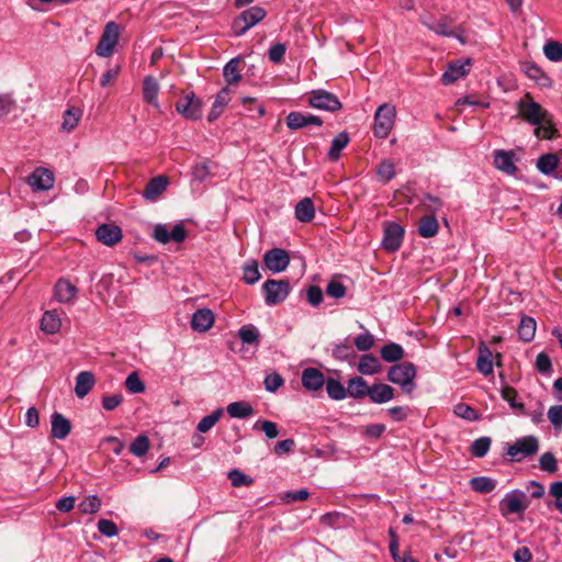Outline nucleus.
<instances>
[{
  "mask_svg": "<svg viewBox=\"0 0 562 562\" xmlns=\"http://www.w3.org/2000/svg\"><path fill=\"white\" fill-rule=\"evenodd\" d=\"M539 439L533 435H528L516 439L513 443L506 445L505 456L510 462H522L525 459L533 457L539 451Z\"/></svg>",
  "mask_w": 562,
  "mask_h": 562,
  "instance_id": "f257e3e1",
  "label": "nucleus"
},
{
  "mask_svg": "<svg viewBox=\"0 0 562 562\" xmlns=\"http://www.w3.org/2000/svg\"><path fill=\"white\" fill-rule=\"evenodd\" d=\"M416 378V367L413 362H402L393 364L387 372V380L394 384L401 385L403 391L411 394L415 389L414 379Z\"/></svg>",
  "mask_w": 562,
  "mask_h": 562,
  "instance_id": "f03ea898",
  "label": "nucleus"
},
{
  "mask_svg": "<svg viewBox=\"0 0 562 562\" xmlns=\"http://www.w3.org/2000/svg\"><path fill=\"white\" fill-rule=\"evenodd\" d=\"M518 114L524 121L530 125H540L549 115L548 111L538 102H536L530 93H526L517 102Z\"/></svg>",
  "mask_w": 562,
  "mask_h": 562,
  "instance_id": "7ed1b4c3",
  "label": "nucleus"
},
{
  "mask_svg": "<svg viewBox=\"0 0 562 562\" xmlns=\"http://www.w3.org/2000/svg\"><path fill=\"white\" fill-rule=\"evenodd\" d=\"M396 117V109L391 103L381 104L374 114L373 134L375 137L384 139L393 130Z\"/></svg>",
  "mask_w": 562,
  "mask_h": 562,
  "instance_id": "20e7f679",
  "label": "nucleus"
},
{
  "mask_svg": "<svg viewBox=\"0 0 562 562\" xmlns=\"http://www.w3.org/2000/svg\"><path fill=\"white\" fill-rule=\"evenodd\" d=\"M266 15L267 11L259 5L244 10L232 23L235 35H244L249 29L262 21Z\"/></svg>",
  "mask_w": 562,
  "mask_h": 562,
  "instance_id": "39448f33",
  "label": "nucleus"
},
{
  "mask_svg": "<svg viewBox=\"0 0 562 562\" xmlns=\"http://www.w3.org/2000/svg\"><path fill=\"white\" fill-rule=\"evenodd\" d=\"M265 295V303L273 306L282 303L291 292V285L288 280L268 279L261 286Z\"/></svg>",
  "mask_w": 562,
  "mask_h": 562,
  "instance_id": "423d86ee",
  "label": "nucleus"
},
{
  "mask_svg": "<svg viewBox=\"0 0 562 562\" xmlns=\"http://www.w3.org/2000/svg\"><path fill=\"white\" fill-rule=\"evenodd\" d=\"M120 30L117 23L111 21L108 22L103 29L102 35L99 40V43L95 47L97 55L101 57H110L114 47L119 42Z\"/></svg>",
  "mask_w": 562,
  "mask_h": 562,
  "instance_id": "0eeeda50",
  "label": "nucleus"
},
{
  "mask_svg": "<svg viewBox=\"0 0 562 562\" xmlns=\"http://www.w3.org/2000/svg\"><path fill=\"white\" fill-rule=\"evenodd\" d=\"M176 111L188 120H200L203 115L202 101L193 92L180 97L175 103Z\"/></svg>",
  "mask_w": 562,
  "mask_h": 562,
  "instance_id": "6e6552de",
  "label": "nucleus"
},
{
  "mask_svg": "<svg viewBox=\"0 0 562 562\" xmlns=\"http://www.w3.org/2000/svg\"><path fill=\"white\" fill-rule=\"evenodd\" d=\"M308 104L314 109L328 112H337L342 108L336 94L323 89L311 91Z\"/></svg>",
  "mask_w": 562,
  "mask_h": 562,
  "instance_id": "1a4fd4ad",
  "label": "nucleus"
},
{
  "mask_svg": "<svg viewBox=\"0 0 562 562\" xmlns=\"http://www.w3.org/2000/svg\"><path fill=\"white\" fill-rule=\"evenodd\" d=\"M525 499L526 494L521 490L508 492L499 502L501 514L504 517L512 514H522L528 507V503H526Z\"/></svg>",
  "mask_w": 562,
  "mask_h": 562,
  "instance_id": "9d476101",
  "label": "nucleus"
},
{
  "mask_svg": "<svg viewBox=\"0 0 562 562\" xmlns=\"http://www.w3.org/2000/svg\"><path fill=\"white\" fill-rule=\"evenodd\" d=\"M404 227L395 222H389L384 225L382 247L389 252L400 249L404 238Z\"/></svg>",
  "mask_w": 562,
  "mask_h": 562,
  "instance_id": "9b49d317",
  "label": "nucleus"
},
{
  "mask_svg": "<svg viewBox=\"0 0 562 562\" xmlns=\"http://www.w3.org/2000/svg\"><path fill=\"white\" fill-rule=\"evenodd\" d=\"M187 229L183 224H176L171 231H168L164 224H158L154 228L153 237L160 244L169 241L182 243L187 238Z\"/></svg>",
  "mask_w": 562,
  "mask_h": 562,
  "instance_id": "f8f14e48",
  "label": "nucleus"
},
{
  "mask_svg": "<svg viewBox=\"0 0 562 562\" xmlns=\"http://www.w3.org/2000/svg\"><path fill=\"white\" fill-rule=\"evenodd\" d=\"M263 263L273 273L284 271L290 265V256L282 248H272L263 255Z\"/></svg>",
  "mask_w": 562,
  "mask_h": 562,
  "instance_id": "ddd939ff",
  "label": "nucleus"
},
{
  "mask_svg": "<svg viewBox=\"0 0 562 562\" xmlns=\"http://www.w3.org/2000/svg\"><path fill=\"white\" fill-rule=\"evenodd\" d=\"M471 66L470 59H458L448 65V68L441 76L443 85H451L469 74Z\"/></svg>",
  "mask_w": 562,
  "mask_h": 562,
  "instance_id": "4468645a",
  "label": "nucleus"
},
{
  "mask_svg": "<svg viewBox=\"0 0 562 562\" xmlns=\"http://www.w3.org/2000/svg\"><path fill=\"white\" fill-rule=\"evenodd\" d=\"M95 236L98 241L105 246H114L122 237V229L120 226L113 223H104L97 227Z\"/></svg>",
  "mask_w": 562,
  "mask_h": 562,
  "instance_id": "2eb2a0df",
  "label": "nucleus"
},
{
  "mask_svg": "<svg viewBox=\"0 0 562 562\" xmlns=\"http://www.w3.org/2000/svg\"><path fill=\"white\" fill-rule=\"evenodd\" d=\"M285 123L290 130H300L308 125L322 126L323 120L314 114L293 111L286 115Z\"/></svg>",
  "mask_w": 562,
  "mask_h": 562,
  "instance_id": "dca6fc26",
  "label": "nucleus"
},
{
  "mask_svg": "<svg viewBox=\"0 0 562 562\" xmlns=\"http://www.w3.org/2000/svg\"><path fill=\"white\" fill-rule=\"evenodd\" d=\"M50 437L58 440L66 439L72 428L70 420L58 412L50 415Z\"/></svg>",
  "mask_w": 562,
  "mask_h": 562,
  "instance_id": "f3484780",
  "label": "nucleus"
},
{
  "mask_svg": "<svg viewBox=\"0 0 562 562\" xmlns=\"http://www.w3.org/2000/svg\"><path fill=\"white\" fill-rule=\"evenodd\" d=\"M168 184L169 178L167 176L159 175L151 178L143 191V198L150 202L156 201L166 191Z\"/></svg>",
  "mask_w": 562,
  "mask_h": 562,
  "instance_id": "a211bd4d",
  "label": "nucleus"
},
{
  "mask_svg": "<svg viewBox=\"0 0 562 562\" xmlns=\"http://www.w3.org/2000/svg\"><path fill=\"white\" fill-rule=\"evenodd\" d=\"M27 182L35 191H46L53 188L54 176L48 169L37 168L31 173Z\"/></svg>",
  "mask_w": 562,
  "mask_h": 562,
  "instance_id": "6ab92c4d",
  "label": "nucleus"
},
{
  "mask_svg": "<svg viewBox=\"0 0 562 562\" xmlns=\"http://www.w3.org/2000/svg\"><path fill=\"white\" fill-rule=\"evenodd\" d=\"M302 384L308 391H318L325 384V376L316 368H306L302 372Z\"/></svg>",
  "mask_w": 562,
  "mask_h": 562,
  "instance_id": "aec40b11",
  "label": "nucleus"
},
{
  "mask_svg": "<svg viewBox=\"0 0 562 562\" xmlns=\"http://www.w3.org/2000/svg\"><path fill=\"white\" fill-rule=\"evenodd\" d=\"M477 349L476 369L484 376H488L493 373V353L484 341L479 344Z\"/></svg>",
  "mask_w": 562,
  "mask_h": 562,
  "instance_id": "412c9836",
  "label": "nucleus"
},
{
  "mask_svg": "<svg viewBox=\"0 0 562 562\" xmlns=\"http://www.w3.org/2000/svg\"><path fill=\"white\" fill-rule=\"evenodd\" d=\"M369 398L375 404H383L394 398L395 390L384 383H374L369 387Z\"/></svg>",
  "mask_w": 562,
  "mask_h": 562,
  "instance_id": "4be33fe9",
  "label": "nucleus"
},
{
  "mask_svg": "<svg viewBox=\"0 0 562 562\" xmlns=\"http://www.w3.org/2000/svg\"><path fill=\"white\" fill-rule=\"evenodd\" d=\"M494 165L498 170L507 175H515L518 170L514 162L513 151H506L503 149L496 150L494 154Z\"/></svg>",
  "mask_w": 562,
  "mask_h": 562,
  "instance_id": "5701e85b",
  "label": "nucleus"
},
{
  "mask_svg": "<svg viewBox=\"0 0 562 562\" xmlns=\"http://www.w3.org/2000/svg\"><path fill=\"white\" fill-rule=\"evenodd\" d=\"M95 384V379L92 372L81 371L76 376L75 393L79 398H83L89 394Z\"/></svg>",
  "mask_w": 562,
  "mask_h": 562,
  "instance_id": "b1692460",
  "label": "nucleus"
},
{
  "mask_svg": "<svg viewBox=\"0 0 562 562\" xmlns=\"http://www.w3.org/2000/svg\"><path fill=\"white\" fill-rule=\"evenodd\" d=\"M295 217L299 222L310 223L315 217V206L311 198H303L295 206Z\"/></svg>",
  "mask_w": 562,
  "mask_h": 562,
  "instance_id": "393cba45",
  "label": "nucleus"
},
{
  "mask_svg": "<svg viewBox=\"0 0 562 562\" xmlns=\"http://www.w3.org/2000/svg\"><path fill=\"white\" fill-rule=\"evenodd\" d=\"M369 387L370 386L362 376L351 378L348 381L347 395L357 400H361L368 396L370 390Z\"/></svg>",
  "mask_w": 562,
  "mask_h": 562,
  "instance_id": "a878e982",
  "label": "nucleus"
},
{
  "mask_svg": "<svg viewBox=\"0 0 562 562\" xmlns=\"http://www.w3.org/2000/svg\"><path fill=\"white\" fill-rule=\"evenodd\" d=\"M524 72L528 78L533 80L540 87L547 88L551 86V79L548 77L543 70L536 64L526 63L524 65Z\"/></svg>",
  "mask_w": 562,
  "mask_h": 562,
  "instance_id": "bb28decb",
  "label": "nucleus"
},
{
  "mask_svg": "<svg viewBox=\"0 0 562 562\" xmlns=\"http://www.w3.org/2000/svg\"><path fill=\"white\" fill-rule=\"evenodd\" d=\"M349 142L350 137L346 131L340 132L337 136H335L327 153L328 159L330 161H337L341 156L342 149L348 145Z\"/></svg>",
  "mask_w": 562,
  "mask_h": 562,
  "instance_id": "cd10ccee",
  "label": "nucleus"
},
{
  "mask_svg": "<svg viewBox=\"0 0 562 562\" xmlns=\"http://www.w3.org/2000/svg\"><path fill=\"white\" fill-rule=\"evenodd\" d=\"M77 293V289L69 281L60 279L55 284V296L60 303L70 302Z\"/></svg>",
  "mask_w": 562,
  "mask_h": 562,
  "instance_id": "c85d7f7f",
  "label": "nucleus"
},
{
  "mask_svg": "<svg viewBox=\"0 0 562 562\" xmlns=\"http://www.w3.org/2000/svg\"><path fill=\"white\" fill-rule=\"evenodd\" d=\"M560 155H562V150L560 154L549 153L541 155L537 161L538 170L543 175H551L559 166Z\"/></svg>",
  "mask_w": 562,
  "mask_h": 562,
  "instance_id": "c756f323",
  "label": "nucleus"
},
{
  "mask_svg": "<svg viewBox=\"0 0 562 562\" xmlns=\"http://www.w3.org/2000/svg\"><path fill=\"white\" fill-rule=\"evenodd\" d=\"M227 414L232 418H248L254 415L255 411L251 404L245 401L233 402L226 407Z\"/></svg>",
  "mask_w": 562,
  "mask_h": 562,
  "instance_id": "7c9ffc66",
  "label": "nucleus"
},
{
  "mask_svg": "<svg viewBox=\"0 0 562 562\" xmlns=\"http://www.w3.org/2000/svg\"><path fill=\"white\" fill-rule=\"evenodd\" d=\"M439 224L435 215H425L420 218L417 232L424 238H430L437 235Z\"/></svg>",
  "mask_w": 562,
  "mask_h": 562,
  "instance_id": "2f4dec72",
  "label": "nucleus"
},
{
  "mask_svg": "<svg viewBox=\"0 0 562 562\" xmlns=\"http://www.w3.org/2000/svg\"><path fill=\"white\" fill-rule=\"evenodd\" d=\"M501 395L504 401L514 409L517 415H526L525 405L517 401V391L509 385H504L501 390Z\"/></svg>",
  "mask_w": 562,
  "mask_h": 562,
  "instance_id": "473e14b6",
  "label": "nucleus"
},
{
  "mask_svg": "<svg viewBox=\"0 0 562 562\" xmlns=\"http://www.w3.org/2000/svg\"><path fill=\"white\" fill-rule=\"evenodd\" d=\"M191 327L200 333L206 331L211 328V310L201 308L198 310L191 319Z\"/></svg>",
  "mask_w": 562,
  "mask_h": 562,
  "instance_id": "72a5a7b5",
  "label": "nucleus"
},
{
  "mask_svg": "<svg viewBox=\"0 0 562 562\" xmlns=\"http://www.w3.org/2000/svg\"><path fill=\"white\" fill-rule=\"evenodd\" d=\"M158 91H159V87H158L156 79L151 76L145 77L144 82H143L144 101L154 106H158V100H157Z\"/></svg>",
  "mask_w": 562,
  "mask_h": 562,
  "instance_id": "f704fd0d",
  "label": "nucleus"
},
{
  "mask_svg": "<svg viewBox=\"0 0 562 562\" xmlns=\"http://www.w3.org/2000/svg\"><path fill=\"white\" fill-rule=\"evenodd\" d=\"M380 353L384 361L392 363L403 359L405 351L401 345L396 342H387L381 348Z\"/></svg>",
  "mask_w": 562,
  "mask_h": 562,
  "instance_id": "c9c22d12",
  "label": "nucleus"
},
{
  "mask_svg": "<svg viewBox=\"0 0 562 562\" xmlns=\"http://www.w3.org/2000/svg\"><path fill=\"white\" fill-rule=\"evenodd\" d=\"M381 369L378 358L371 353H366L360 358L358 371L366 375H373Z\"/></svg>",
  "mask_w": 562,
  "mask_h": 562,
  "instance_id": "e433bc0d",
  "label": "nucleus"
},
{
  "mask_svg": "<svg viewBox=\"0 0 562 562\" xmlns=\"http://www.w3.org/2000/svg\"><path fill=\"white\" fill-rule=\"evenodd\" d=\"M82 116V111L79 108L70 106L68 108L63 116L61 130L64 132L70 133L76 128L80 119Z\"/></svg>",
  "mask_w": 562,
  "mask_h": 562,
  "instance_id": "4c0bfd02",
  "label": "nucleus"
},
{
  "mask_svg": "<svg viewBox=\"0 0 562 562\" xmlns=\"http://www.w3.org/2000/svg\"><path fill=\"white\" fill-rule=\"evenodd\" d=\"M60 318L56 311H46L41 319V329L47 334H55L60 328Z\"/></svg>",
  "mask_w": 562,
  "mask_h": 562,
  "instance_id": "58836bf2",
  "label": "nucleus"
},
{
  "mask_svg": "<svg viewBox=\"0 0 562 562\" xmlns=\"http://www.w3.org/2000/svg\"><path fill=\"white\" fill-rule=\"evenodd\" d=\"M497 481L488 476H475L470 480V486L473 491L487 494L495 490Z\"/></svg>",
  "mask_w": 562,
  "mask_h": 562,
  "instance_id": "ea45409f",
  "label": "nucleus"
},
{
  "mask_svg": "<svg viewBox=\"0 0 562 562\" xmlns=\"http://www.w3.org/2000/svg\"><path fill=\"white\" fill-rule=\"evenodd\" d=\"M536 321L530 316H524L520 319V324L518 327L519 338L526 342H529L533 339L536 333Z\"/></svg>",
  "mask_w": 562,
  "mask_h": 562,
  "instance_id": "a19ab883",
  "label": "nucleus"
},
{
  "mask_svg": "<svg viewBox=\"0 0 562 562\" xmlns=\"http://www.w3.org/2000/svg\"><path fill=\"white\" fill-rule=\"evenodd\" d=\"M333 357L340 361H350L356 357V351L348 339H346L342 342L334 345Z\"/></svg>",
  "mask_w": 562,
  "mask_h": 562,
  "instance_id": "79ce46f5",
  "label": "nucleus"
},
{
  "mask_svg": "<svg viewBox=\"0 0 562 562\" xmlns=\"http://www.w3.org/2000/svg\"><path fill=\"white\" fill-rule=\"evenodd\" d=\"M261 274L259 272L258 261L255 259H249L243 266V280L247 284H255L259 281Z\"/></svg>",
  "mask_w": 562,
  "mask_h": 562,
  "instance_id": "37998d69",
  "label": "nucleus"
},
{
  "mask_svg": "<svg viewBox=\"0 0 562 562\" xmlns=\"http://www.w3.org/2000/svg\"><path fill=\"white\" fill-rule=\"evenodd\" d=\"M325 386L328 396L335 401L344 400L347 396V389L337 379L325 380Z\"/></svg>",
  "mask_w": 562,
  "mask_h": 562,
  "instance_id": "c03bdc74",
  "label": "nucleus"
},
{
  "mask_svg": "<svg viewBox=\"0 0 562 562\" xmlns=\"http://www.w3.org/2000/svg\"><path fill=\"white\" fill-rule=\"evenodd\" d=\"M241 61L240 57L232 58L223 69V75L228 85L238 82L241 79L238 66Z\"/></svg>",
  "mask_w": 562,
  "mask_h": 562,
  "instance_id": "a18cd8bd",
  "label": "nucleus"
},
{
  "mask_svg": "<svg viewBox=\"0 0 562 562\" xmlns=\"http://www.w3.org/2000/svg\"><path fill=\"white\" fill-rule=\"evenodd\" d=\"M536 126L533 134L538 138L552 139L558 135V130L554 127L550 115H548L540 125Z\"/></svg>",
  "mask_w": 562,
  "mask_h": 562,
  "instance_id": "49530a36",
  "label": "nucleus"
},
{
  "mask_svg": "<svg viewBox=\"0 0 562 562\" xmlns=\"http://www.w3.org/2000/svg\"><path fill=\"white\" fill-rule=\"evenodd\" d=\"M423 24L429 29L430 31L435 32L438 35L450 37L453 35V31L449 26L447 19H441L438 21H427L425 18L422 19Z\"/></svg>",
  "mask_w": 562,
  "mask_h": 562,
  "instance_id": "de8ad7c7",
  "label": "nucleus"
},
{
  "mask_svg": "<svg viewBox=\"0 0 562 562\" xmlns=\"http://www.w3.org/2000/svg\"><path fill=\"white\" fill-rule=\"evenodd\" d=\"M150 447L149 438L146 435L137 436L130 445V452L135 457H144Z\"/></svg>",
  "mask_w": 562,
  "mask_h": 562,
  "instance_id": "09e8293b",
  "label": "nucleus"
},
{
  "mask_svg": "<svg viewBox=\"0 0 562 562\" xmlns=\"http://www.w3.org/2000/svg\"><path fill=\"white\" fill-rule=\"evenodd\" d=\"M491 445L492 439L490 437H480L472 442L470 452L475 458H483L487 454Z\"/></svg>",
  "mask_w": 562,
  "mask_h": 562,
  "instance_id": "8fccbe9b",
  "label": "nucleus"
},
{
  "mask_svg": "<svg viewBox=\"0 0 562 562\" xmlns=\"http://www.w3.org/2000/svg\"><path fill=\"white\" fill-rule=\"evenodd\" d=\"M252 429L263 431L268 439H274L279 436L278 425L271 420L259 419L254 424Z\"/></svg>",
  "mask_w": 562,
  "mask_h": 562,
  "instance_id": "3c124183",
  "label": "nucleus"
},
{
  "mask_svg": "<svg viewBox=\"0 0 562 562\" xmlns=\"http://www.w3.org/2000/svg\"><path fill=\"white\" fill-rule=\"evenodd\" d=\"M376 173L380 180L386 183L395 177V166L391 160L385 159L379 164Z\"/></svg>",
  "mask_w": 562,
  "mask_h": 562,
  "instance_id": "603ef678",
  "label": "nucleus"
},
{
  "mask_svg": "<svg viewBox=\"0 0 562 562\" xmlns=\"http://www.w3.org/2000/svg\"><path fill=\"white\" fill-rule=\"evenodd\" d=\"M227 477L234 487L248 486L254 483V479L245 474L238 469H233L228 472Z\"/></svg>",
  "mask_w": 562,
  "mask_h": 562,
  "instance_id": "864d4df0",
  "label": "nucleus"
},
{
  "mask_svg": "<svg viewBox=\"0 0 562 562\" xmlns=\"http://www.w3.org/2000/svg\"><path fill=\"white\" fill-rule=\"evenodd\" d=\"M238 337L244 344H258L259 341V331L252 325H245L238 331Z\"/></svg>",
  "mask_w": 562,
  "mask_h": 562,
  "instance_id": "5fc2aeb1",
  "label": "nucleus"
},
{
  "mask_svg": "<svg viewBox=\"0 0 562 562\" xmlns=\"http://www.w3.org/2000/svg\"><path fill=\"white\" fill-rule=\"evenodd\" d=\"M82 514H94L101 507V499L97 495H90L78 505Z\"/></svg>",
  "mask_w": 562,
  "mask_h": 562,
  "instance_id": "6e6d98bb",
  "label": "nucleus"
},
{
  "mask_svg": "<svg viewBox=\"0 0 562 562\" xmlns=\"http://www.w3.org/2000/svg\"><path fill=\"white\" fill-rule=\"evenodd\" d=\"M125 387L133 394L143 393L145 391V384L137 372H131L127 375L125 379Z\"/></svg>",
  "mask_w": 562,
  "mask_h": 562,
  "instance_id": "4d7b16f0",
  "label": "nucleus"
},
{
  "mask_svg": "<svg viewBox=\"0 0 562 562\" xmlns=\"http://www.w3.org/2000/svg\"><path fill=\"white\" fill-rule=\"evenodd\" d=\"M546 57L551 61H560L562 59V44L559 42H548L543 47Z\"/></svg>",
  "mask_w": 562,
  "mask_h": 562,
  "instance_id": "13d9d810",
  "label": "nucleus"
},
{
  "mask_svg": "<svg viewBox=\"0 0 562 562\" xmlns=\"http://www.w3.org/2000/svg\"><path fill=\"white\" fill-rule=\"evenodd\" d=\"M454 414L465 420L474 422L479 419V415L473 407L468 404L459 403L454 406Z\"/></svg>",
  "mask_w": 562,
  "mask_h": 562,
  "instance_id": "bf43d9fd",
  "label": "nucleus"
},
{
  "mask_svg": "<svg viewBox=\"0 0 562 562\" xmlns=\"http://www.w3.org/2000/svg\"><path fill=\"white\" fill-rule=\"evenodd\" d=\"M539 467L542 471L548 473H555L558 471V461L552 452L543 453L539 459Z\"/></svg>",
  "mask_w": 562,
  "mask_h": 562,
  "instance_id": "052dcab7",
  "label": "nucleus"
},
{
  "mask_svg": "<svg viewBox=\"0 0 562 562\" xmlns=\"http://www.w3.org/2000/svg\"><path fill=\"white\" fill-rule=\"evenodd\" d=\"M98 531L104 537L112 538L117 536L119 528L113 520L102 518L98 521Z\"/></svg>",
  "mask_w": 562,
  "mask_h": 562,
  "instance_id": "680f3d73",
  "label": "nucleus"
},
{
  "mask_svg": "<svg viewBox=\"0 0 562 562\" xmlns=\"http://www.w3.org/2000/svg\"><path fill=\"white\" fill-rule=\"evenodd\" d=\"M374 345V337L369 330H364L363 334L358 335L355 338V346L359 351H368Z\"/></svg>",
  "mask_w": 562,
  "mask_h": 562,
  "instance_id": "e2e57ef3",
  "label": "nucleus"
},
{
  "mask_svg": "<svg viewBox=\"0 0 562 562\" xmlns=\"http://www.w3.org/2000/svg\"><path fill=\"white\" fill-rule=\"evenodd\" d=\"M346 286L342 282L331 280L328 282L325 293L333 299H341L346 295Z\"/></svg>",
  "mask_w": 562,
  "mask_h": 562,
  "instance_id": "0e129e2a",
  "label": "nucleus"
},
{
  "mask_svg": "<svg viewBox=\"0 0 562 562\" xmlns=\"http://www.w3.org/2000/svg\"><path fill=\"white\" fill-rule=\"evenodd\" d=\"M231 100V90L228 88H223L215 97V101L213 102V120L220 115L221 111L216 112V109H223L228 104Z\"/></svg>",
  "mask_w": 562,
  "mask_h": 562,
  "instance_id": "69168bd1",
  "label": "nucleus"
},
{
  "mask_svg": "<svg viewBox=\"0 0 562 562\" xmlns=\"http://www.w3.org/2000/svg\"><path fill=\"white\" fill-rule=\"evenodd\" d=\"M286 46L283 43L272 45L268 50V56L271 63L280 64L285 55Z\"/></svg>",
  "mask_w": 562,
  "mask_h": 562,
  "instance_id": "338daca9",
  "label": "nucleus"
},
{
  "mask_svg": "<svg viewBox=\"0 0 562 562\" xmlns=\"http://www.w3.org/2000/svg\"><path fill=\"white\" fill-rule=\"evenodd\" d=\"M547 415L554 429H560L562 427V405L551 406L548 409Z\"/></svg>",
  "mask_w": 562,
  "mask_h": 562,
  "instance_id": "774afa93",
  "label": "nucleus"
}]
</instances>
